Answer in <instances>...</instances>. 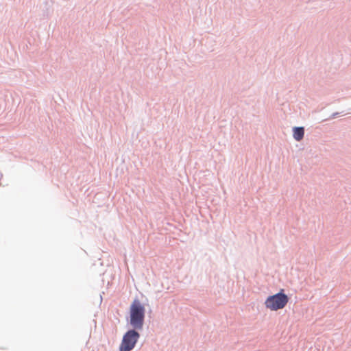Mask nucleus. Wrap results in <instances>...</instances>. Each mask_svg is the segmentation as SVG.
Wrapping results in <instances>:
<instances>
[{
	"instance_id": "1",
	"label": "nucleus",
	"mask_w": 351,
	"mask_h": 351,
	"mask_svg": "<svg viewBox=\"0 0 351 351\" xmlns=\"http://www.w3.org/2000/svg\"><path fill=\"white\" fill-rule=\"evenodd\" d=\"M145 317V308L141 302L135 299L130 307L129 324L136 330H142Z\"/></svg>"
},
{
	"instance_id": "2",
	"label": "nucleus",
	"mask_w": 351,
	"mask_h": 351,
	"mask_svg": "<svg viewBox=\"0 0 351 351\" xmlns=\"http://www.w3.org/2000/svg\"><path fill=\"white\" fill-rule=\"evenodd\" d=\"M289 300V298L284 290L280 289L279 292L268 296L265 301V305L267 308L276 311L282 309L288 303Z\"/></svg>"
},
{
	"instance_id": "3",
	"label": "nucleus",
	"mask_w": 351,
	"mask_h": 351,
	"mask_svg": "<svg viewBox=\"0 0 351 351\" xmlns=\"http://www.w3.org/2000/svg\"><path fill=\"white\" fill-rule=\"evenodd\" d=\"M138 330L132 328L123 335L119 351H131L135 347L140 338Z\"/></svg>"
},
{
	"instance_id": "4",
	"label": "nucleus",
	"mask_w": 351,
	"mask_h": 351,
	"mask_svg": "<svg viewBox=\"0 0 351 351\" xmlns=\"http://www.w3.org/2000/svg\"><path fill=\"white\" fill-rule=\"evenodd\" d=\"M304 136V127H293V136L297 141H301Z\"/></svg>"
},
{
	"instance_id": "5",
	"label": "nucleus",
	"mask_w": 351,
	"mask_h": 351,
	"mask_svg": "<svg viewBox=\"0 0 351 351\" xmlns=\"http://www.w3.org/2000/svg\"><path fill=\"white\" fill-rule=\"evenodd\" d=\"M339 114H340L339 112H334V113H332L331 114L330 117L329 118V119H335V118L337 117Z\"/></svg>"
}]
</instances>
